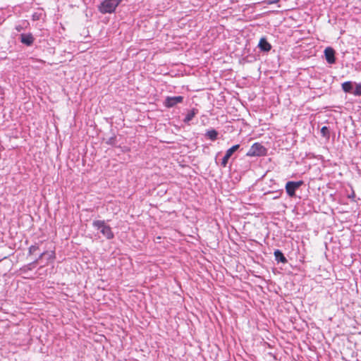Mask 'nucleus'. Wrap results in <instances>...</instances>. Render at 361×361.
Instances as JSON below:
<instances>
[{
	"mask_svg": "<svg viewBox=\"0 0 361 361\" xmlns=\"http://www.w3.org/2000/svg\"><path fill=\"white\" fill-rule=\"evenodd\" d=\"M183 99L182 96L167 97L164 102V105L166 108H171L175 106L177 104L182 103Z\"/></svg>",
	"mask_w": 361,
	"mask_h": 361,
	"instance_id": "39448f33",
	"label": "nucleus"
},
{
	"mask_svg": "<svg viewBox=\"0 0 361 361\" xmlns=\"http://www.w3.org/2000/svg\"><path fill=\"white\" fill-rule=\"evenodd\" d=\"M355 96L361 95V84H357L355 86V89L353 92Z\"/></svg>",
	"mask_w": 361,
	"mask_h": 361,
	"instance_id": "4468645a",
	"label": "nucleus"
},
{
	"mask_svg": "<svg viewBox=\"0 0 361 361\" xmlns=\"http://www.w3.org/2000/svg\"><path fill=\"white\" fill-rule=\"evenodd\" d=\"M92 226L107 239L111 240L114 238V234L111 228L107 225L104 221L95 220L92 222Z\"/></svg>",
	"mask_w": 361,
	"mask_h": 361,
	"instance_id": "f257e3e1",
	"label": "nucleus"
},
{
	"mask_svg": "<svg viewBox=\"0 0 361 361\" xmlns=\"http://www.w3.org/2000/svg\"><path fill=\"white\" fill-rule=\"evenodd\" d=\"M219 133L215 129H211L206 132L205 137L212 141H214L217 139Z\"/></svg>",
	"mask_w": 361,
	"mask_h": 361,
	"instance_id": "f8f14e48",
	"label": "nucleus"
},
{
	"mask_svg": "<svg viewBox=\"0 0 361 361\" xmlns=\"http://www.w3.org/2000/svg\"><path fill=\"white\" fill-rule=\"evenodd\" d=\"M258 47L262 51H269L271 49V45L267 42L265 37H262L259 42Z\"/></svg>",
	"mask_w": 361,
	"mask_h": 361,
	"instance_id": "1a4fd4ad",
	"label": "nucleus"
},
{
	"mask_svg": "<svg viewBox=\"0 0 361 361\" xmlns=\"http://www.w3.org/2000/svg\"><path fill=\"white\" fill-rule=\"evenodd\" d=\"M39 249L38 245H32L29 247V253L33 254L35 252H36Z\"/></svg>",
	"mask_w": 361,
	"mask_h": 361,
	"instance_id": "2eb2a0df",
	"label": "nucleus"
},
{
	"mask_svg": "<svg viewBox=\"0 0 361 361\" xmlns=\"http://www.w3.org/2000/svg\"><path fill=\"white\" fill-rule=\"evenodd\" d=\"M115 140V138H114V137H111V138H110V139H109V141L108 142V143H109V144H113V143H114V142H113V140Z\"/></svg>",
	"mask_w": 361,
	"mask_h": 361,
	"instance_id": "6ab92c4d",
	"label": "nucleus"
},
{
	"mask_svg": "<svg viewBox=\"0 0 361 361\" xmlns=\"http://www.w3.org/2000/svg\"><path fill=\"white\" fill-rule=\"evenodd\" d=\"M240 148V145H235L229 148L224 155L221 161V166L223 167H226L227 166L228 159L235 152H236Z\"/></svg>",
	"mask_w": 361,
	"mask_h": 361,
	"instance_id": "423d86ee",
	"label": "nucleus"
},
{
	"mask_svg": "<svg viewBox=\"0 0 361 361\" xmlns=\"http://www.w3.org/2000/svg\"><path fill=\"white\" fill-rule=\"evenodd\" d=\"M321 133L323 136L326 137L329 135V129L326 126H324L321 129Z\"/></svg>",
	"mask_w": 361,
	"mask_h": 361,
	"instance_id": "dca6fc26",
	"label": "nucleus"
},
{
	"mask_svg": "<svg viewBox=\"0 0 361 361\" xmlns=\"http://www.w3.org/2000/svg\"><path fill=\"white\" fill-rule=\"evenodd\" d=\"M20 42L27 45L31 46L34 42V37L31 33H23L20 35Z\"/></svg>",
	"mask_w": 361,
	"mask_h": 361,
	"instance_id": "6e6552de",
	"label": "nucleus"
},
{
	"mask_svg": "<svg viewBox=\"0 0 361 361\" xmlns=\"http://www.w3.org/2000/svg\"><path fill=\"white\" fill-rule=\"evenodd\" d=\"M279 0H269V4H275L277 3Z\"/></svg>",
	"mask_w": 361,
	"mask_h": 361,
	"instance_id": "a211bd4d",
	"label": "nucleus"
},
{
	"mask_svg": "<svg viewBox=\"0 0 361 361\" xmlns=\"http://www.w3.org/2000/svg\"><path fill=\"white\" fill-rule=\"evenodd\" d=\"M324 56L325 59L326 60L327 63L329 64L335 63L336 62V57H335V50L330 47H326L324 49Z\"/></svg>",
	"mask_w": 361,
	"mask_h": 361,
	"instance_id": "0eeeda50",
	"label": "nucleus"
},
{
	"mask_svg": "<svg viewBox=\"0 0 361 361\" xmlns=\"http://www.w3.org/2000/svg\"><path fill=\"white\" fill-rule=\"evenodd\" d=\"M121 2V0H104L98 6V11L102 14L112 13Z\"/></svg>",
	"mask_w": 361,
	"mask_h": 361,
	"instance_id": "f03ea898",
	"label": "nucleus"
},
{
	"mask_svg": "<svg viewBox=\"0 0 361 361\" xmlns=\"http://www.w3.org/2000/svg\"><path fill=\"white\" fill-rule=\"evenodd\" d=\"M199 111L197 109L193 108L190 111L188 112L185 118L183 119V122L185 123H189L190 121L198 114Z\"/></svg>",
	"mask_w": 361,
	"mask_h": 361,
	"instance_id": "9d476101",
	"label": "nucleus"
},
{
	"mask_svg": "<svg viewBox=\"0 0 361 361\" xmlns=\"http://www.w3.org/2000/svg\"><path fill=\"white\" fill-rule=\"evenodd\" d=\"M302 180L299 181H288L286 184V191L287 194L293 197L295 196V191L303 185Z\"/></svg>",
	"mask_w": 361,
	"mask_h": 361,
	"instance_id": "20e7f679",
	"label": "nucleus"
},
{
	"mask_svg": "<svg viewBox=\"0 0 361 361\" xmlns=\"http://www.w3.org/2000/svg\"><path fill=\"white\" fill-rule=\"evenodd\" d=\"M267 149L264 147L261 143L255 142L254 143L246 155L247 157H261L267 154Z\"/></svg>",
	"mask_w": 361,
	"mask_h": 361,
	"instance_id": "7ed1b4c3",
	"label": "nucleus"
},
{
	"mask_svg": "<svg viewBox=\"0 0 361 361\" xmlns=\"http://www.w3.org/2000/svg\"><path fill=\"white\" fill-rule=\"evenodd\" d=\"M274 254L275 257V260L277 261V262H281L285 264L288 262L287 259L286 258V257L281 250H276Z\"/></svg>",
	"mask_w": 361,
	"mask_h": 361,
	"instance_id": "9b49d317",
	"label": "nucleus"
},
{
	"mask_svg": "<svg viewBox=\"0 0 361 361\" xmlns=\"http://www.w3.org/2000/svg\"><path fill=\"white\" fill-rule=\"evenodd\" d=\"M45 254H46V252H42V253L39 255V258H38L37 259H36L35 261H34L32 263H30L28 266H32V265H34V264H36L37 263V262H38L40 259H42V258L45 255Z\"/></svg>",
	"mask_w": 361,
	"mask_h": 361,
	"instance_id": "f3484780",
	"label": "nucleus"
},
{
	"mask_svg": "<svg viewBox=\"0 0 361 361\" xmlns=\"http://www.w3.org/2000/svg\"><path fill=\"white\" fill-rule=\"evenodd\" d=\"M353 87V83L350 81H347L342 84V89L345 92H351Z\"/></svg>",
	"mask_w": 361,
	"mask_h": 361,
	"instance_id": "ddd939ff",
	"label": "nucleus"
}]
</instances>
